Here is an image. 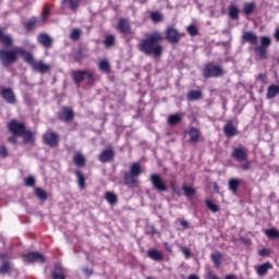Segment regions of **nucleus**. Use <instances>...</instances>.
Here are the masks:
<instances>
[{
    "label": "nucleus",
    "mask_w": 279,
    "mask_h": 279,
    "mask_svg": "<svg viewBox=\"0 0 279 279\" xmlns=\"http://www.w3.org/2000/svg\"><path fill=\"white\" fill-rule=\"evenodd\" d=\"M160 43H162V34L155 32L147 38L141 39L137 47L145 56L160 58L162 56V45Z\"/></svg>",
    "instance_id": "nucleus-1"
},
{
    "label": "nucleus",
    "mask_w": 279,
    "mask_h": 279,
    "mask_svg": "<svg viewBox=\"0 0 279 279\" xmlns=\"http://www.w3.org/2000/svg\"><path fill=\"white\" fill-rule=\"evenodd\" d=\"M142 173L141 163L135 162L130 166V171L123 173L124 183L130 189L138 186V175Z\"/></svg>",
    "instance_id": "nucleus-2"
},
{
    "label": "nucleus",
    "mask_w": 279,
    "mask_h": 279,
    "mask_svg": "<svg viewBox=\"0 0 279 279\" xmlns=\"http://www.w3.org/2000/svg\"><path fill=\"white\" fill-rule=\"evenodd\" d=\"M19 48L15 50H7V49H0V62L3 64V66H10V64H14L16 60H19Z\"/></svg>",
    "instance_id": "nucleus-3"
},
{
    "label": "nucleus",
    "mask_w": 279,
    "mask_h": 279,
    "mask_svg": "<svg viewBox=\"0 0 279 279\" xmlns=\"http://www.w3.org/2000/svg\"><path fill=\"white\" fill-rule=\"evenodd\" d=\"M72 78L75 84H82V81L87 80V84L95 82V76L88 71H72Z\"/></svg>",
    "instance_id": "nucleus-4"
},
{
    "label": "nucleus",
    "mask_w": 279,
    "mask_h": 279,
    "mask_svg": "<svg viewBox=\"0 0 279 279\" xmlns=\"http://www.w3.org/2000/svg\"><path fill=\"white\" fill-rule=\"evenodd\" d=\"M0 96L3 101L10 106H14V104H16V94H14V89H12V87H1Z\"/></svg>",
    "instance_id": "nucleus-5"
},
{
    "label": "nucleus",
    "mask_w": 279,
    "mask_h": 279,
    "mask_svg": "<svg viewBox=\"0 0 279 279\" xmlns=\"http://www.w3.org/2000/svg\"><path fill=\"white\" fill-rule=\"evenodd\" d=\"M204 77H219L223 75V70L221 66L216 64H207L203 72Z\"/></svg>",
    "instance_id": "nucleus-6"
},
{
    "label": "nucleus",
    "mask_w": 279,
    "mask_h": 279,
    "mask_svg": "<svg viewBox=\"0 0 279 279\" xmlns=\"http://www.w3.org/2000/svg\"><path fill=\"white\" fill-rule=\"evenodd\" d=\"M150 182L155 191H159L160 193L168 191L167 183H165L160 174H150Z\"/></svg>",
    "instance_id": "nucleus-7"
},
{
    "label": "nucleus",
    "mask_w": 279,
    "mask_h": 279,
    "mask_svg": "<svg viewBox=\"0 0 279 279\" xmlns=\"http://www.w3.org/2000/svg\"><path fill=\"white\" fill-rule=\"evenodd\" d=\"M59 121H62L63 123H71L73 119H75V113L73 112V109L71 107H63L59 113Z\"/></svg>",
    "instance_id": "nucleus-8"
},
{
    "label": "nucleus",
    "mask_w": 279,
    "mask_h": 279,
    "mask_svg": "<svg viewBox=\"0 0 279 279\" xmlns=\"http://www.w3.org/2000/svg\"><path fill=\"white\" fill-rule=\"evenodd\" d=\"M184 36V34H181L175 29L174 27H168L166 29V38L168 43H171L172 45H178L180 43V39Z\"/></svg>",
    "instance_id": "nucleus-9"
},
{
    "label": "nucleus",
    "mask_w": 279,
    "mask_h": 279,
    "mask_svg": "<svg viewBox=\"0 0 279 279\" xmlns=\"http://www.w3.org/2000/svg\"><path fill=\"white\" fill-rule=\"evenodd\" d=\"M44 143L48 145V147H58V143H60V136L56 132H47L44 135Z\"/></svg>",
    "instance_id": "nucleus-10"
},
{
    "label": "nucleus",
    "mask_w": 279,
    "mask_h": 279,
    "mask_svg": "<svg viewBox=\"0 0 279 279\" xmlns=\"http://www.w3.org/2000/svg\"><path fill=\"white\" fill-rule=\"evenodd\" d=\"M9 130L11 131L13 136H23V133L25 132V124L16 120H12L9 123Z\"/></svg>",
    "instance_id": "nucleus-11"
},
{
    "label": "nucleus",
    "mask_w": 279,
    "mask_h": 279,
    "mask_svg": "<svg viewBox=\"0 0 279 279\" xmlns=\"http://www.w3.org/2000/svg\"><path fill=\"white\" fill-rule=\"evenodd\" d=\"M232 156L238 162H245L247 160V148L244 146H239L233 148Z\"/></svg>",
    "instance_id": "nucleus-12"
},
{
    "label": "nucleus",
    "mask_w": 279,
    "mask_h": 279,
    "mask_svg": "<svg viewBox=\"0 0 279 279\" xmlns=\"http://www.w3.org/2000/svg\"><path fill=\"white\" fill-rule=\"evenodd\" d=\"M24 263H45V255L38 252H29L24 255Z\"/></svg>",
    "instance_id": "nucleus-13"
},
{
    "label": "nucleus",
    "mask_w": 279,
    "mask_h": 279,
    "mask_svg": "<svg viewBox=\"0 0 279 279\" xmlns=\"http://www.w3.org/2000/svg\"><path fill=\"white\" fill-rule=\"evenodd\" d=\"M117 29H119V32L121 34H123V36L132 35V26L130 25V21H128L125 19L119 20V22L117 24Z\"/></svg>",
    "instance_id": "nucleus-14"
},
{
    "label": "nucleus",
    "mask_w": 279,
    "mask_h": 279,
    "mask_svg": "<svg viewBox=\"0 0 279 279\" xmlns=\"http://www.w3.org/2000/svg\"><path fill=\"white\" fill-rule=\"evenodd\" d=\"M225 136L228 138H232V136H236L239 134V131L236 126H234V122L232 120H228L223 128Z\"/></svg>",
    "instance_id": "nucleus-15"
},
{
    "label": "nucleus",
    "mask_w": 279,
    "mask_h": 279,
    "mask_svg": "<svg viewBox=\"0 0 279 279\" xmlns=\"http://www.w3.org/2000/svg\"><path fill=\"white\" fill-rule=\"evenodd\" d=\"M34 71H37V73H41L43 75H45V73H49V71H51V65L45 63V61H36L35 63H33V68Z\"/></svg>",
    "instance_id": "nucleus-16"
},
{
    "label": "nucleus",
    "mask_w": 279,
    "mask_h": 279,
    "mask_svg": "<svg viewBox=\"0 0 279 279\" xmlns=\"http://www.w3.org/2000/svg\"><path fill=\"white\" fill-rule=\"evenodd\" d=\"M17 54L22 56L24 59V62H27V64H29L32 68L34 66V64H36V60H34V56H32V53L25 51L22 48H17Z\"/></svg>",
    "instance_id": "nucleus-17"
},
{
    "label": "nucleus",
    "mask_w": 279,
    "mask_h": 279,
    "mask_svg": "<svg viewBox=\"0 0 279 279\" xmlns=\"http://www.w3.org/2000/svg\"><path fill=\"white\" fill-rule=\"evenodd\" d=\"M37 40L39 45H41L46 49H49V47H51V45L53 44V39H51V37L47 34H39L37 36Z\"/></svg>",
    "instance_id": "nucleus-18"
},
{
    "label": "nucleus",
    "mask_w": 279,
    "mask_h": 279,
    "mask_svg": "<svg viewBox=\"0 0 279 279\" xmlns=\"http://www.w3.org/2000/svg\"><path fill=\"white\" fill-rule=\"evenodd\" d=\"M43 23H45V19L38 20L36 17H32L29 21L26 22L25 27L31 32L32 29H35V27H40Z\"/></svg>",
    "instance_id": "nucleus-19"
},
{
    "label": "nucleus",
    "mask_w": 279,
    "mask_h": 279,
    "mask_svg": "<svg viewBox=\"0 0 279 279\" xmlns=\"http://www.w3.org/2000/svg\"><path fill=\"white\" fill-rule=\"evenodd\" d=\"M52 279H66L64 276V268H62V265L56 264L54 268L51 272Z\"/></svg>",
    "instance_id": "nucleus-20"
},
{
    "label": "nucleus",
    "mask_w": 279,
    "mask_h": 279,
    "mask_svg": "<svg viewBox=\"0 0 279 279\" xmlns=\"http://www.w3.org/2000/svg\"><path fill=\"white\" fill-rule=\"evenodd\" d=\"M242 38L245 43H250V45L258 44V36H256L254 32L243 33Z\"/></svg>",
    "instance_id": "nucleus-21"
},
{
    "label": "nucleus",
    "mask_w": 279,
    "mask_h": 279,
    "mask_svg": "<svg viewBox=\"0 0 279 279\" xmlns=\"http://www.w3.org/2000/svg\"><path fill=\"white\" fill-rule=\"evenodd\" d=\"M100 162H110L114 158V150L106 149L99 155Z\"/></svg>",
    "instance_id": "nucleus-22"
},
{
    "label": "nucleus",
    "mask_w": 279,
    "mask_h": 279,
    "mask_svg": "<svg viewBox=\"0 0 279 279\" xmlns=\"http://www.w3.org/2000/svg\"><path fill=\"white\" fill-rule=\"evenodd\" d=\"M269 269H274V265H271V263H269V262L257 266V268H256L257 276H266V274H267V271H269Z\"/></svg>",
    "instance_id": "nucleus-23"
},
{
    "label": "nucleus",
    "mask_w": 279,
    "mask_h": 279,
    "mask_svg": "<svg viewBox=\"0 0 279 279\" xmlns=\"http://www.w3.org/2000/svg\"><path fill=\"white\" fill-rule=\"evenodd\" d=\"M187 134L190 136L191 143H199V136H202V132L199 131V129L192 128L190 129Z\"/></svg>",
    "instance_id": "nucleus-24"
},
{
    "label": "nucleus",
    "mask_w": 279,
    "mask_h": 279,
    "mask_svg": "<svg viewBox=\"0 0 279 279\" xmlns=\"http://www.w3.org/2000/svg\"><path fill=\"white\" fill-rule=\"evenodd\" d=\"M148 258H151V260H156L157 263H160L165 257L162 256V253L158 250H149L147 252Z\"/></svg>",
    "instance_id": "nucleus-25"
},
{
    "label": "nucleus",
    "mask_w": 279,
    "mask_h": 279,
    "mask_svg": "<svg viewBox=\"0 0 279 279\" xmlns=\"http://www.w3.org/2000/svg\"><path fill=\"white\" fill-rule=\"evenodd\" d=\"M75 175L78 189H86V177H84V173L81 170H75Z\"/></svg>",
    "instance_id": "nucleus-26"
},
{
    "label": "nucleus",
    "mask_w": 279,
    "mask_h": 279,
    "mask_svg": "<svg viewBox=\"0 0 279 279\" xmlns=\"http://www.w3.org/2000/svg\"><path fill=\"white\" fill-rule=\"evenodd\" d=\"M80 2L81 0H62L61 5H69L70 10L75 12L80 8Z\"/></svg>",
    "instance_id": "nucleus-27"
},
{
    "label": "nucleus",
    "mask_w": 279,
    "mask_h": 279,
    "mask_svg": "<svg viewBox=\"0 0 279 279\" xmlns=\"http://www.w3.org/2000/svg\"><path fill=\"white\" fill-rule=\"evenodd\" d=\"M202 99V90L192 89L187 93V101H198Z\"/></svg>",
    "instance_id": "nucleus-28"
},
{
    "label": "nucleus",
    "mask_w": 279,
    "mask_h": 279,
    "mask_svg": "<svg viewBox=\"0 0 279 279\" xmlns=\"http://www.w3.org/2000/svg\"><path fill=\"white\" fill-rule=\"evenodd\" d=\"M256 11V3L255 2H247L244 4L243 7V13L244 14H254V12Z\"/></svg>",
    "instance_id": "nucleus-29"
},
{
    "label": "nucleus",
    "mask_w": 279,
    "mask_h": 279,
    "mask_svg": "<svg viewBox=\"0 0 279 279\" xmlns=\"http://www.w3.org/2000/svg\"><path fill=\"white\" fill-rule=\"evenodd\" d=\"M105 199H107L108 204H110L111 206H114V204L119 202V197H117V194L112 192H107L105 194Z\"/></svg>",
    "instance_id": "nucleus-30"
},
{
    "label": "nucleus",
    "mask_w": 279,
    "mask_h": 279,
    "mask_svg": "<svg viewBox=\"0 0 279 279\" xmlns=\"http://www.w3.org/2000/svg\"><path fill=\"white\" fill-rule=\"evenodd\" d=\"M0 40L5 47H11L12 37L10 35H3V29L0 27Z\"/></svg>",
    "instance_id": "nucleus-31"
},
{
    "label": "nucleus",
    "mask_w": 279,
    "mask_h": 279,
    "mask_svg": "<svg viewBox=\"0 0 279 279\" xmlns=\"http://www.w3.org/2000/svg\"><path fill=\"white\" fill-rule=\"evenodd\" d=\"M182 121V116L180 113L170 114L168 117V124L169 125H178Z\"/></svg>",
    "instance_id": "nucleus-32"
},
{
    "label": "nucleus",
    "mask_w": 279,
    "mask_h": 279,
    "mask_svg": "<svg viewBox=\"0 0 279 279\" xmlns=\"http://www.w3.org/2000/svg\"><path fill=\"white\" fill-rule=\"evenodd\" d=\"M229 184V191L232 193H236L239 191V186H241V182L238 179H231L228 182Z\"/></svg>",
    "instance_id": "nucleus-33"
},
{
    "label": "nucleus",
    "mask_w": 279,
    "mask_h": 279,
    "mask_svg": "<svg viewBox=\"0 0 279 279\" xmlns=\"http://www.w3.org/2000/svg\"><path fill=\"white\" fill-rule=\"evenodd\" d=\"M74 163L76 167H84L86 165V158L82 154H75L73 158Z\"/></svg>",
    "instance_id": "nucleus-34"
},
{
    "label": "nucleus",
    "mask_w": 279,
    "mask_h": 279,
    "mask_svg": "<svg viewBox=\"0 0 279 279\" xmlns=\"http://www.w3.org/2000/svg\"><path fill=\"white\" fill-rule=\"evenodd\" d=\"M254 51L256 56H258V58H260L262 60H265V58H267V48L263 46H257L254 48Z\"/></svg>",
    "instance_id": "nucleus-35"
},
{
    "label": "nucleus",
    "mask_w": 279,
    "mask_h": 279,
    "mask_svg": "<svg viewBox=\"0 0 279 279\" xmlns=\"http://www.w3.org/2000/svg\"><path fill=\"white\" fill-rule=\"evenodd\" d=\"M35 196L40 199V202H47V192H45V190L40 189V187H36L35 189Z\"/></svg>",
    "instance_id": "nucleus-36"
},
{
    "label": "nucleus",
    "mask_w": 279,
    "mask_h": 279,
    "mask_svg": "<svg viewBox=\"0 0 279 279\" xmlns=\"http://www.w3.org/2000/svg\"><path fill=\"white\" fill-rule=\"evenodd\" d=\"M22 136L24 138V143H28L29 145H34V133H32V131L24 130Z\"/></svg>",
    "instance_id": "nucleus-37"
},
{
    "label": "nucleus",
    "mask_w": 279,
    "mask_h": 279,
    "mask_svg": "<svg viewBox=\"0 0 279 279\" xmlns=\"http://www.w3.org/2000/svg\"><path fill=\"white\" fill-rule=\"evenodd\" d=\"M229 16L232 21H236V19H239V8H236V5H231L229 8Z\"/></svg>",
    "instance_id": "nucleus-38"
},
{
    "label": "nucleus",
    "mask_w": 279,
    "mask_h": 279,
    "mask_svg": "<svg viewBox=\"0 0 279 279\" xmlns=\"http://www.w3.org/2000/svg\"><path fill=\"white\" fill-rule=\"evenodd\" d=\"M265 234L268 239H279V231L276 229H266Z\"/></svg>",
    "instance_id": "nucleus-39"
},
{
    "label": "nucleus",
    "mask_w": 279,
    "mask_h": 279,
    "mask_svg": "<svg viewBox=\"0 0 279 279\" xmlns=\"http://www.w3.org/2000/svg\"><path fill=\"white\" fill-rule=\"evenodd\" d=\"M99 69L100 71H104V73H110V63L108 62V60L100 61Z\"/></svg>",
    "instance_id": "nucleus-40"
},
{
    "label": "nucleus",
    "mask_w": 279,
    "mask_h": 279,
    "mask_svg": "<svg viewBox=\"0 0 279 279\" xmlns=\"http://www.w3.org/2000/svg\"><path fill=\"white\" fill-rule=\"evenodd\" d=\"M211 260L216 267H221V253L211 254Z\"/></svg>",
    "instance_id": "nucleus-41"
},
{
    "label": "nucleus",
    "mask_w": 279,
    "mask_h": 279,
    "mask_svg": "<svg viewBox=\"0 0 279 279\" xmlns=\"http://www.w3.org/2000/svg\"><path fill=\"white\" fill-rule=\"evenodd\" d=\"M186 32L190 36H197L199 34L197 26H195L194 24L189 25L186 27Z\"/></svg>",
    "instance_id": "nucleus-42"
},
{
    "label": "nucleus",
    "mask_w": 279,
    "mask_h": 279,
    "mask_svg": "<svg viewBox=\"0 0 279 279\" xmlns=\"http://www.w3.org/2000/svg\"><path fill=\"white\" fill-rule=\"evenodd\" d=\"M80 36H82V29L80 28H74L70 34L71 40H80Z\"/></svg>",
    "instance_id": "nucleus-43"
},
{
    "label": "nucleus",
    "mask_w": 279,
    "mask_h": 279,
    "mask_svg": "<svg viewBox=\"0 0 279 279\" xmlns=\"http://www.w3.org/2000/svg\"><path fill=\"white\" fill-rule=\"evenodd\" d=\"M183 193L186 197H193V195H195V189H193L192 186H183Z\"/></svg>",
    "instance_id": "nucleus-44"
},
{
    "label": "nucleus",
    "mask_w": 279,
    "mask_h": 279,
    "mask_svg": "<svg viewBox=\"0 0 279 279\" xmlns=\"http://www.w3.org/2000/svg\"><path fill=\"white\" fill-rule=\"evenodd\" d=\"M114 40H116L114 35L107 36L105 41H104L105 46L108 47V48L113 47L114 46Z\"/></svg>",
    "instance_id": "nucleus-45"
},
{
    "label": "nucleus",
    "mask_w": 279,
    "mask_h": 279,
    "mask_svg": "<svg viewBox=\"0 0 279 279\" xmlns=\"http://www.w3.org/2000/svg\"><path fill=\"white\" fill-rule=\"evenodd\" d=\"M271 45V38L267 36L260 37V47H264V49H267Z\"/></svg>",
    "instance_id": "nucleus-46"
},
{
    "label": "nucleus",
    "mask_w": 279,
    "mask_h": 279,
    "mask_svg": "<svg viewBox=\"0 0 279 279\" xmlns=\"http://www.w3.org/2000/svg\"><path fill=\"white\" fill-rule=\"evenodd\" d=\"M206 206L211 213H219V206L211 201H206Z\"/></svg>",
    "instance_id": "nucleus-47"
},
{
    "label": "nucleus",
    "mask_w": 279,
    "mask_h": 279,
    "mask_svg": "<svg viewBox=\"0 0 279 279\" xmlns=\"http://www.w3.org/2000/svg\"><path fill=\"white\" fill-rule=\"evenodd\" d=\"M259 256H263L264 258H267V256H271V250L267 247H263L258 251Z\"/></svg>",
    "instance_id": "nucleus-48"
},
{
    "label": "nucleus",
    "mask_w": 279,
    "mask_h": 279,
    "mask_svg": "<svg viewBox=\"0 0 279 279\" xmlns=\"http://www.w3.org/2000/svg\"><path fill=\"white\" fill-rule=\"evenodd\" d=\"M150 19L151 21H154V23H158V21L162 20V14H160L159 12H154L150 14Z\"/></svg>",
    "instance_id": "nucleus-49"
},
{
    "label": "nucleus",
    "mask_w": 279,
    "mask_h": 279,
    "mask_svg": "<svg viewBox=\"0 0 279 279\" xmlns=\"http://www.w3.org/2000/svg\"><path fill=\"white\" fill-rule=\"evenodd\" d=\"M10 271V263L3 262L1 267H0V272L1 274H8Z\"/></svg>",
    "instance_id": "nucleus-50"
},
{
    "label": "nucleus",
    "mask_w": 279,
    "mask_h": 279,
    "mask_svg": "<svg viewBox=\"0 0 279 279\" xmlns=\"http://www.w3.org/2000/svg\"><path fill=\"white\" fill-rule=\"evenodd\" d=\"M180 250L183 253L185 258H191V256H193V254L191 253V250H189V247L181 246Z\"/></svg>",
    "instance_id": "nucleus-51"
},
{
    "label": "nucleus",
    "mask_w": 279,
    "mask_h": 279,
    "mask_svg": "<svg viewBox=\"0 0 279 279\" xmlns=\"http://www.w3.org/2000/svg\"><path fill=\"white\" fill-rule=\"evenodd\" d=\"M36 185V179L34 177H28L25 179V186H35Z\"/></svg>",
    "instance_id": "nucleus-52"
},
{
    "label": "nucleus",
    "mask_w": 279,
    "mask_h": 279,
    "mask_svg": "<svg viewBox=\"0 0 279 279\" xmlns=\"http://www.w3.org/2000/svg\"><path fill=\"white\" fill-rule=\"evenodd\" d=\"M257 80H259L262 84H267V74L265 73L258 74Z\"/></svg>",
    "instance_id": "nucleus-53"
},
{
    "label": "nucleus",
    "mask_w": 279,
    "mask_h": 279,
    "mask_svg": "<svg viewBox=\"0 0 279 279\" xmlns=\"http://www.w3.org/2000/svg\"><path fill=\"white\" fill-rule=\"evenodd\" d=\"M241 167H242L243 171H250V169H252V162L251 161H246Z\"/></svg>",
    "instance_id": "nucleus-54"
},
{
    "label": "nucleus",
    "mask_w": 279,
    "mask_h": 279,
    "mask_svg": "<svg viewBox=\"0 0 279 279\" xmlns=\"http://www.w3.org/2000/svg\"><path fill=\"white\" fill-rule=\"evenodd\" d=\"M0 156H2V158L8 157V148H5V146L0 147Z\"/></svg>",
    "instance_id": "nucleus-55"
},
{
    "label": "nucleus",
    "mask_w": 279,
    "mask_h": 279,
    "mask_svg": "<svg viewBox=\"0 0 279 279\" xmlns=\"http://www.w3.org/2000/svg\"><path fill=\"white\" fill-rule=\"evenodd\" d=\"M163 247L165 250H167V252H173V246H171L169 243L165 242L163 243Z\"/></svg>",
    "instance_id": "nucleus-56"
},
{
    "label": "nucleus",
    "mask_w": 279,
    "mask_h": 279,
    "mask_svg": "<svg viewBox=\"0 0 279 279\" xmlns=\"http://www.w3.org/2000/svg\"><path fill=\"white\" fill-rule=\"evenodd\" d=\"M16 136H21V135H13L9 137V143H12V145H16Z\"/></svg>",
    "instance_id": "nucleus-57"
},
{
    "label": "nucleus",
    "mask_w": 279,
    "mask_h": 279,
    "mask_svg": "<svg viewBox=\"0 0 279 279\" xmlns=\"http://www.w3.org/2000/svg\"><path fill=\"white\" fill-rule=\"evenodd\" d=\"M83 272H84L86 276H93V270H90V269L87 268V267L83 268Z\"/></svg>",
    "instance_id": "nucleus-58"
},
{
    "label": "nucleus",
    "mask_w": 279,
    "mask_h": 279,
    "mask_svg": "<svg viewBox=\"0 0 279 279\" xmlns=\"http://www.w3.org/2000/svg\"><path fill=\"white\" fill-rule=\"evenodd\" d=\"M41 14L43 19H47L49 16V9L45 8Z\"/></svg>",
    "instance_id": "nucleus-59"
},
{
    "label": "nucleus",
    "mask_w": 279,
    "mask_h": 279,
    "mask_svg": "<svg viewBox=\"0 0 279 279\" xmlns=\"http://www.w3.org/2000/svg\"><path fill=\"white\" fill-rule=\"evenodd\" d=\"M180 225H181L183 228H189V221H186V220H181V221H180Z\"/></svg>",
    "instance_id": "nucleus-60"
},
{
    "label": "nucleus",
    "mask_w": 279,
    "mask_h": 279,
    "mask_svg": "<svg viewBox=\"0 0 279 279\" xmlns=\"http://www.w3.org/2000/svg\"><path fill=\"white\" fill-rule=\"evenodd\" d=\"M189 279H199V277H197V275H190Z\"/></svg>",
    "instance_id": "nucleus-61"
},
{
    "label": "nucleus",
    "mask_w": 279,
    "mask_h": 279,
    "mask_svg": "<svg viewBox=\"0 0 279 279\" xmlns=\"http://www.w3.org/2000/svg\"><path fill=\"white\" fill-rule=\"evenodd\" d=\"M275 38H276L277 40H279V29H277V31L275 32Z\"/></svg>",
    "instance_id": "nucleus-62"
},
{
    "label": "nucleus",
    "mask_w": 279,
    "mask_h": 279,
    "mask_svg": "<svg viewBox=\"0 0 279 279\" xmlns=\"http://www.w3.org/2000/svg\"><path fill=\"white\" fill-rule=\"evenodd\" d=\"M226 279H238L236 276H233V275H229L226 277Z\"/></svg>",
    "instance_id": "nucleus-63"
},
{
    "label": "nucleus",
    "mask_w": 279,
    "mask_h": 279,
    "mask_svg": "<svg viewBox=\"0 0 279 279\" xmlns=\"http://www.w3.org/2000/svg\"><path fill=\"white\" fill-rule=\"evenodd\" d=\"M209 278H210V279H219V277H217V276L214 275V274H209Z\"/></svg>",
    "instance_id": "nucleus-64"
}]
</instances>
